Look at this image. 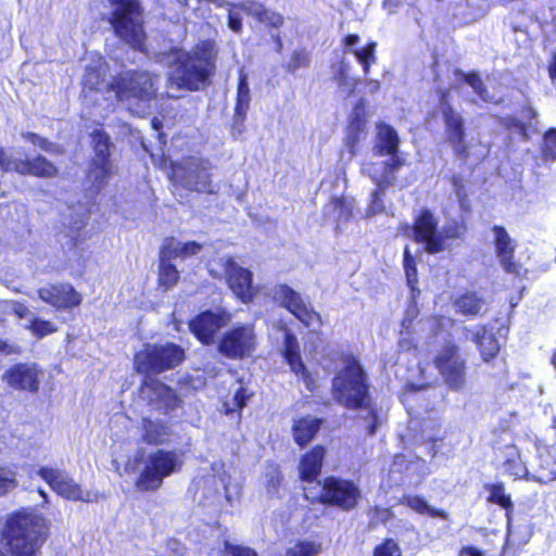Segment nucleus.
Returning <instances> with one entry per match:
<instances>
[{
  "mask_svg": "<svg viewBox=\"0 0 556 556\" xmlns=\"http://www.w3.org/2000/svg\"><path fill=\"white\" fill-rule=\"evenodd\" d=\"M185 358V351L175 343L147 344L134 357L135 368L146 375L140 394L164 414L178 406L175 391L160 380L150 377L177 367Z\"/></svg>",
  "mask_w": 556,
  "mask_h": 556,
  "instance_id": "1",
  "label": "nucleus"
},
{
  "mask_svg": "<svg viewBox=\"0 0 556 556\" xmlns=\"http://www.w3.org/2000/svg\"><path fill=\"white\" fill-rule=\"evenodd\" d=\"M161 62L167 71V96L178 99L174 91H199L215 71L214 43L200 41L190 51L173 48L163 54Z\"/></svg>",
  "mask_w": 556,
  "mask_h": 556,
  "instance_id": "2",
  "label": "nucleus"
},
{
  "mask_svg": "<svg viewBox=\"0 0 556 556\" xmlns=\"http://www.w3.org/2000/svg\"><path fill=\"white\" fill-rule=\"evenodd\" d=\"M369 387L368 376L355 357L346 358L332 379L333 400L348 409L365 410V428L374 435L381 418L372 405Z\"/></svg>",
  "mask_w": 556,
  "mask_h": 556,
  "instance_id": "3",
  "label": "nucleus"
},
{
  "mask_svg": "<svg viewBox=\"0 0 556 556\" xmlns=\"http://www.w3.org/2000/svg\"><path fill=\"white\" fill-rule=\"evenodd\" d=\"M91 136L94 150V157L88 173V180L91 182L89 190L91 197L85 204L79 203L77 206L70 207V214L64 215L62 222L64 226H68L67 237L75 248H78L80 243V230L87 224V213L90 214L92 207L96 206V201L92 198L100 192L112 174V162L110 160L112 142L110 137L102 130H94Z\"/></svg>",
  "mask_w": 556,
  "mask_h": 556,
  "instance_id": "4",
  "label": "nucleus"
},
{
  "mask_svg": "<svg viewBox=\"0 0 556 556\" xmlns=\"http://www.w3.org/2000/svg\"><path fill=\"white\" fill-rule=\"evenodd\" d=\"M46 520L33 510L8 516L2 538L13 556H34L45 541Z\"/></svg>",
  "mask_w": 556,
  "mask_h": 556,
  "instance_id": "5",
  "label": "nucleus"
},
{
  "mask_svg": "<svg viewBox=\"0 0 556 556\" xmlns=\"http://www.w3.org/2000/svg\"><path fill=\"white\" fill-rule=\"evenodd\" d=\"M112 9L109 23L115 35L131 48L142 51L146 41L143 16L137 0H108Z\"/></svg>",
  "mask_w": 556,
  "mask_h": 556,
  "instance_id": "6",
  "label": "nucleus"
},
{
  "mask_svg": "<svg viewBox=\"0 0 556 556\" xmlns=\"http://www.w3.org/2000/svg\"><path fill=\"white\" fill-rule=\"evenodd\" d=\"M182 466V452L157 448L144 457L143 467L136 480V488L142 492L156 491L166 478L179 472Z\"/></svg>",
  "mask_w": 556,
  "mask_h": 556,
  "instance_id": "7",
  "label": "nucleus"
},
{
  "mask_svg": "<svg viewBox=\"0 0 556 556\" xmlns=\"http://www.w3.org/2000/svg\"><path fill=\"white\" fill-rule=\"evenodd\" d=\"M304 495L311 502H320L343 510H351L361 498V489L353 480L330 476L323 482L317 481L313 485L304 486Z\"/></svg>",
  "mask_w": 556,
  "mask_h": 556,
  "instance_id": "8",
  "label": "nucleus"
},
{
  "mask_svg": "<svg viewBox=\"0 0 556 556\" xmlns=\"http://www.w3.org/2000/svg\"><path fill=\"white\" fill-rule=\"evenodd\" d=\"M212 163L206 159L189 157L174 167L173 179L182 188L201 193H215L210 170Z\"/></svg>",
  "mask_w": 556,
  "mask_h": 556,
  "instance_id": "9",
  "label": "nucleus"
},
{
  "mask_svg": "<svg viewBox=\"0 0 556 556\" xmlns=\"http://www.w3.org/2000/svg\"><path fill=\"white\" fill-rule=\"evenodd\" d=\"M271 296L276 303L288 309L312 331L316 332L320 329L323 325L320 315L291 287L285 283L277 285L271 290Z\"/></svg>",
  "mask_w": 556,
  "mask_h": 556,
  "instance_id": "10",
  "label": "nucleus"
},
{
  "mask_svg": "<svg viewBox=\"0 0 556 556\" xmlns=\"http://www.w3.org/2000/svg\"><path fill=\"white\" fill-rule=\"evenodd\" d=\"M37 473L58 495L66 500L93 503L99 498L98 492L84 490L65 470L42 466Z\"/></svg>",
  "mask_w": 556,
  "mask_h": 556,
  "instance_id": "11",
  "label": "nucleus"
},
{
  "mask_svg": "<svg viewBox=\"0 0 556 556\" xmlns=\"http://www.w3.org/2000/svg\"><path fill=\"white\" fill-rule=\"evenodd\" d=\"M156 77L148 72H126L112 84L121 101L137 99L140 102L151 100L156 92Z\"/></svg>",
  "mask_w": 556,
  "mask_h": 556,
  "instance_id": "12",
  "label": "nucleus"
},
{
  "mask_svg": "<svg viewBox=\"0 0 556 556\" xmlns=\"http://www.w3.org/2000/svg\"><path fill=\"white\" fill-rule=\"evenodd\" d=\"M434 365L451 390L459 391L465 386L466 362L459 355L458 345L445 344L435 356Z\"/></svg>",
  "mask_w": 556,
  "mask_h": 556,
  "instance_id": "13",
  "label": "nucleus"
},
{
  "mask_svg": "<svg viewBox=\"0 0 556 556\" xmlns=\"http://www.w3.org/2000/svg\"><path fill=\"white\" fill-rule=\"evenodd\" d=\"M413 232L415 241L422 243L428 253L435 254L445 250L440 235L439 220L430 210H420L415 217Z\"/></svg>",
  "mask_w": 556,
  "mask_h": 556,
  "instance_id": "14",
  "label": "nucleus"
},
{
  "mask_svg": "<svg viewBox=\"0 0 556 556\" xmlns=\"http://www.w3.org/2000/svg\"><path fill=\"white\" fill-rule=\"evenodd\" d=\"M255 348L253 327L242 325L224 333L218 349L222 354L230 358H241L252 353Z\"/></svg>",
  "mask_w": 556,
  "mask_h": 556,
  "instance_id": "15",
  "label": "nucleus"
},
{
  "mask_svg": "<svg viewBox=\"0 0 556 556\" xmlns=\"http://www.w3.org/2000/svg\"><path fill=\"white\" fill-rule=\"evenodd\" d=\"M440 103L447 141L457 156L466 159L468 151L465 143L464 118L447 103V93L444 91L441 92Z\"/></svg>",
  "mask_w": 556,
  "mask_h": 556,
  "instance_id": "16",
  "label": "nucleus"
},
{
  "mask_svg": "<svg viewBox=\"0 0 556 556\" xmlns=\"http://www.w3.org/2000/svg\"><path fill=\"white\" fill-rule=\"evenodd\" d=\"M227 283L233 294L243 303L253 300L255 289L253 286V274L240 266L233 258H222Z\"/></svg>",
  "mask_w": 556,
  "mask_h": 556,
  "instance_id": "17",
  "label": "nucleus"
},
{
  "mask_svg": "<svg viewBox=\"0 0 556 556\" xmlns=\"http://www.w3.org/2000/svg\"><path fill=\"white\" fill-rule=\"evenodd\" d=\"M0 167L4 172L15 170L22 175L38 177H52L56 174V167L46 157L38 155L33 160L14 159L0 149Z\"/></svg>",
  "mask_w": 556,
  "mask_h": 556,
  "instance_id": "18",
  "label": "nucleus"
},
{
  "mask_svg": "<svg viewBox=\"0 0 556 556\" xmlns=\"http://www.w3.org/2000/svg\"><path fill=\"white\" fill-rule=\"evenodd\" d=\"M230 320V315L225 311H205L189 323L190 331L203 344L214 341L216 333Z\"/></svg>",
  "mask_w": 556,
  "mask_h": 556,
  "instance_id": "19",
  "label": "nucleus"
},
{
  "mask_svg": "<svg viewBox=\"0 0 556 556\" xmlns=\"http://www.w3.org/2000/svg\"><path fill=\"white\" fill-rule=\"evenodd\" d=\"M491 237L495 249L496 257L506 273L518 275L521 266L515 261L516 240L508 233L507 229L500 225L491 228Z\"/></svg>",
  "mask_w": 556,
  "mask_h": 556,
  "instance_id": "20",
  "label": "nucleus"
},
{
  "mask_svg": "<svg viewBox=\"0 0 556 556\" xmlns=\"http://www.w3.org/2000/svg\"><path fill=\"white\" fill-rule=\"evenodd\" d=\"M404 164V156H393V159L384 161L365 163L362 172L367 175L378 188H388L394 184L395 175Z\"/></svg>",
  "mask_w": 556,
  "mask_h": 556,
  "instance_id": "21",
  "label": "nucleus"
},
{
  "mask_svg": "<svg viewBox=\"0 0 556 556\" xmlns=\"http://www.w3.org/2000/svg\"><path fill=\"white\" fill-rule=\"evenodd\" d=\"M39 298L59 309H68L81 303V295L70 283H55L38 290Z\"/></svg>",
  "mask_w": 556,
  "mask_h": 556,
  "instance_id": "22",
  "label": "nucleus"
},
{
  "mask_svg": "<svg viewBox=\"0 0 556 556\" xmlns=\"http://www.w3.org/2000/svg\"><path fill=\"white\" fill-rule=\"evenodd\" d=\"M463 336L465 340L476 343L481 358L485 363L493 359L500 351V344L495 334L485 325H476L472 328L465 326L463 327Z\"/></svg>",
  "mask_w": 556,
  "mask_h": 556,
  "instance_id": "23",
  "label": "nucleus"
},
{
  "mask_svg": "<svg viewBox=\"0 0 556 556\" xmlns=\"http://www.w3.org/2000/svg\"><path fill=\"white\" fill-rule=\"evenodd\" d=\"M3 378L16 390L37 392L39 387V370L36 365L16 364L4 372Z\"/></svg>",
  "mask_w": 556,
  "mask_h": 556,
  "instance_id": "24",
  "label": "nucleus"
},
{
  "mask_svg": "<svg viewBox=\"0 0 556 556\" xmlns=\"http://www.w3.org/2000/svg\"><path fill=\"white\" fill-rule=\"evenodd\" d=\"M400 136L395 128L387 123H378L376 126V137L374 143V153L378 156H403L400 153Z\"/></svg>",
  "mask_w": 556,
  "mask_h": 556,
  "instance_id": "25",
  "label": "nucleus"
},
{
  "mask_svg": "<svg viewBox=\"0 0 556 556\" xmlns=\"http://www.w3.org/2000/svg\"><path fill=\"white\" fill-rule=\"evenodd\" d=\"M282 355L290 366L291 371L301 378L305 382L306 387L311 389V375L303 363L298 339L290 331H286L285 333Z\"/></svg>",
  "mask_w": 556,
  "mask_h": 556,
  "instance_id": "26",
  "label": "nucleus"
},
{
  "mask_svg": "<svg viewBox=\"0 0 556 556\" xmlns=\"http://www.w3.org/2000/svg\"><path fill=\"white\" fill-rule=\"evenodd\" d=\"M233 7L268 27L279 28L283 24L282 15L267 9L264 4L257 1L247 0L238 2L237 4H233Z\"/></svg>",
  "mask_w": 556,
  "mask_h": 556,
  "instance_id": "27",
  "label": "nucleus"
},
{
  "mask_svg": "<svg viewBox=\"0 0 556 556\" xmlns=\"http://www.w3.org/2000/svg\"><path fill=\"white\" fill-rule=\"evenodd\" d=\"M326 450L321 445L314 446L305 453L299 464V472L302 481L314 483L321 471Z\"/></svg>",
  "mask_w": 556,
  "mask_h": 556,
  "instance_id": "28",
  "label": "nucleus"
},
{
  "mask_svg": "<svg viewBox=\"0 0 556 556\" xmlns=\"http://www.w3.org/2000/svg\"><path fill=\"white\" fill-rule=\"evenodd\" d=\"M141 429V439L149 445L168 444L173 435L172 428L167 424L159 420L143 418Z\"/></svg>",
  "mask_w": 556,
  "mask_h": 556,
  "instance_id": "29",
  "label": "nucleus"
},
{
  "mask_svg": "<svg viewBox=\"0 0 556 556\" xmlns=\"http://www.w3.org/2000/svg\"><path fill=\"white\" fill-rule=\"evenodd\" d=\"M323 420L313 416H305L294 420L292 434L294 442L303 447L308 444L321 427Z\"/></svg>",
  "mask_w": 556,
  "mask_h": 556,
  "instance_id": "30",
  "label": "nucleus"
},
{
  "mask_svg": "<svg viewBox=\"0 0 556 556\" xmlns=\"http://www.w3.org/2000/svg\"><path fill=\"white\" fill-rule=\"evenodd\" d=\"M457 313L465 316H477L486 311V301L476 291H466L454 300Z\"/></svg>",
  "mask_w": 556,
  "mask_h": 556,
  "instance_id": "31",
  "label": "nucleus"
},
{
  "mask_svg": "<svg viewBox=\"0 0 556 556\" xmlns=\"http://www.w3.org/2000/svg\"><path fill=\"white\" fill-rule=\"evenodd\" d=\"M418 315V308L415 303L410 304L406 312L405 316L402 321V330H401V337L399 340V348L401 351L410 352L412 350H415L417 346V343L415 339L408 338L410 333L415 332L414 328V320Z\"/></svg>",
  "mask_w": 556,
  "mask_h": 556,
  "instance_id": "32",
  "label": "nucleus"
},
{
  "mask_svg": "<svg viewBox=\"0 0 556 556\" xmlns=\"http://www.w3.org/2000/svg\"><path fill=\"white\" fill-rule=\"evenodd\" d=\"M251 103V91L248 83V75L243 72V70L239 73V80L237 87V97H236V121L237 123H241L242 119L247 118V113L249 111Z\"/></svg>",
  "mask_w": 556,
  "mask_h": 556,
  "instance_id": "33",
  "label": "nucleus"
},
{
  "mask_svg": "<svg viewBox=\"0 0 556 556\" xmlns=\"http://www.w3.org/2000/svg\"><path fill=\"white\" fill-rule=\"evenodd\" d=\"M486 490L489 491L488 500L494 504H497L506 509L507 517V538L509 541L514 540V531L510 522V511L513 509V503L510 501V496L505 493V488L503 483H493L486 485Z\"/></svg>",
  "mask_w": 556,
  "mask_h": 556,
  "instance_id": "34",
  "label": "nucleus"
},
{
  "mask_svg": "<svg viewBox=\"0 0 556 556\" xmlns=\"http://www.w3.org/2000/svg\"><path fill=\"white\" fill-rule=\"evenodd\" d=\"M163 255L176 257H186L194 255L202 250V245L195 241L180 242L175 238H167L162 247Z\"/></svg>",
  "mask_w": 556,
  "mask_h": 556,
  "instance_id": "35",
  "label": "nucleus"
},
{
  "mask_svg": "<svg viewBox=\"0 0 556 556\" xmlns=\"http://www.w3.org/2000/svg\"><path fill=\"white\" fill-rule=\"evenodd\" d=\"M366 121L363 116V110L355 106L351 113L349 125L346 127V146L354 153V147L359 141L361 135L364 132Z\"/></svg>",
  "mask_w": 556,
  "mask_h": 556,
  "instance_id": "36",
  "label": "nucleus"
},
{
  "mask_svg": "<svg viewBox=\"0 0 556 556\" xmlns=\"http://www.w3.org/2000/svg\"><path fill=\"white\" fill-rule=\"evenodd\" d=\"M401 504H404L408 506L414 511L426 515L432 518H442L445 519L447 517L446 513L442 509H438L435 507H432L428 504V502L419 496V495H403V497L400 501Z\"/></svg>",
  "mask_w": 556,
  "mask_h": 556,
  "instance_id": "37",
  "label": "nucleus"
},
{
  "mask_svg": "<svg viewBox=\"0 0 556 556\" xmlns=\"http://www.w3.org/2000/svg\"><path fill=\"white\" fill-rule=\"evenodd\" d=\"M106 67L102 58L86 67L83 78L84 86L89 89H99L105 81Z\"/></svg>",
  "mask_w": 556,
  "mask_h": 556,
  "instance_id": "38",
  "label": "nucleus"
},
{
  "mask_svg": "<svg viewBox=\"0 0 556 556\" xmlns=\"http://www.w3.org/2000/svg\"><path fill=\"white\" fill-rule=\"evenodd\" d=\"M172 256L163 255V250L160 251V283L166 288H172L176 285L179 278V273L175 265L170 263Z\"/></svg>",
  "mask_w": 556,
  "mask_h": 556,
  "instance_id": "39",
  "label": "nucleus"
},
{
  "mask_svg": "<svg viewBox=\"0 0 556 556\" xmlns=\"http://www.w3.org/2000/svg\"><path fill=\"white\" fill-rule=\"evenodd\" d=\"M455 74H456V76H459L462 79H464L483 102H486V103H496L497 102V99L488 92V90L484 87L483 81L481 80L480 76L477 73L466 74L459 70H456Z\"/></svg>",
  "mask_w": 556,
  "mask_h": 556,
  "instance_id": "40",
  "label": "nucleus"
},
{
  "mask_svg": "<svg viewBox=\"0 0 556 556\" xmlns=\"http://www.w3.org/2000/svg\"><path fill=\"white\" fill-rule=\"evenodd\" d=\"M532 480L548 483L556 480V462L549 455L540 458L539 468L531 476Z\"/></svg>",
  "mask_w": 556,
  "mask_h": 556,
  "instance_id": "41",
  "label": "nucleus"
},
{
  "mask_svg": "<svg viewBox=\"0 0 556 556\" xmlns=\"http://www.w3.org/2000/svg\"><path fill=\"white\" fill-rule=\"evenodd\" d=\"M404 269L407 285L412 291V296L415 299L416 293L419 294V290L417 289V267L416 261L410 254L408 247L404 250Z\"/></svg>",
  "mask_w": 556,
  "mask_h": 556,
  "instance_id": "42",
  "label": "nucleus"
},
{
  "mask_svg": "<svg viewBox=\"0 0 556 556\" xmlns=\"http://www.w3.org/2000/svg\"><path fill=\"white\" fill-rule=\"evenodd\" d=\"M404 269L407 285L412 291V296L415 299L416 293L419 294V290L417 289V267L416 261L410 254L408 247L404 250Z\"/></svg>",
  "mask_w": 556,
  "mask_h": 556,
  "instance_id": "43",
  "label": "nucleus"
},
{
  "mask_svg": "<svg viewBox=\"0 0 556 556\" xmlns=\"http://www.w3.org/2000/svg\"><path fill=\"white\" fill-rule=\"evenodd\" d=\"M454 325V320L445 316H431L425 320L418 321V327L428 329L432 336H439L443 330Z\"/></svg>",
  "mask_w": 556,
  "mask_h": 556,
  "instance_id": "44",
  "label": "nucleus"
},
{
  "mask_svg": "<svg viewBox=\"0 0 556 556\" xmlns=\"http://www.w3.org/2000/svg\"><path fill=\"white\" fill-rule=\"evenodd\" d=\"M376 42L371 41L361 49H353L351 52L363 67L365 74H368L369 67L376 62Z\"/></svg>",
  "mask_w": 556,
  "mask_h": 556,
  "instance_id": "45",
  "label": "nucleus"
},
{
  "mask_svg": "<svg viewBox=\"0 0 556 556\" xmlns=\"http://www.w3.org/2000/svg\"><path fill=\"white\" fill-rule=\"evenodd\" d=\"M541 154L545 161H556V127H552L544 132Z\"/></svg>",
  "mask_w": 556,
  "mask_h": 556,
  "instance_id": "46",
  "label": "nucleus"
},
{
  "mask_svg": "<svg viewBox=\"0 0 556 556\" xmlns=\"http://www.w3.org/2000/svg\"><path fill=\"white\" fill-rule=\"evenodd\" d=\"M331 207L337 219V228L340 229L352 217V206L344 199H334Z\"/></svg>",
  "mask_w": 556,
  "mask_h": 556,
  "instance_id": "47",
  "label": "nucleus"
},
{
  "mask_svg": "<svg viewBox=\"0 0 556 556\" xmlns=\"http://www.w3.org/2000/svg\"><path fill=\"white\" fill-rule=\"evenodd\" d=\"M281 483V473L277 465H269L265 472V488L267 494L273 497L278 494Z\"/></svg>",
  "mask_w": 556,
  "mask_h": 556,
  "instance_id": "48",
  "label": "nucleus"
},
{
  "mask_svg": "<svg viewBox=\"0 0 556 556\" xmlns=\"http://www.w3.org/2000/svg\"><path fill=\"white\" fill-rule=\"evenodd\" d=\"M26 329H28L38 339L56 331V327L51 321L39 317H33L26 326Z\"/></svg>",
  "mask_w": 556,
  "mask_h": 556,
  "instance_id": "49",
  "label": "nucleus"
},
{
  "mask_svg": "<svg viewBox=\"0 0 556 556\" xmlns=\"http://www.w3.org/2000/svg\"><path fill=\"white\" fill-rule=\"evenodd\" d=\"M311 63V56L304 49L294 50L286 64L287 72L295 74L300 68H306Z\"/></svg>",
  "mask_w": 556,
  "mask_h": 556,
  "instance_id": "50",
  "label": "nucleus"
},
{
  "mask_svg": "<svg viewBox=\"0 0 556 556\" xmlns=\"http://www.w3.org/2000/svg\"><path fill=\"white\" fill-rule=\"evenodd\" d=\"M219 556H258L256 551L250 546L235 544L229 541L224 542V547Z\"/></svg>",
  "mask_w": 556,
  "mask_h": 556,
  "instance_id": "51",
  "label": "nucleus"
},
{
  "mask_svg": "<svg viewBox=\"0 0 556 556\" xmlns=\"http://www.w3.org/2000/svg\"><path fill=\"white\" fill-rule=\"evenodd\" d=\"M320 546L315 542L302 541L287 552V556H317Z\"/></svg>",
  "mask_w": 556,
  "mask_h": 556,
  "instance_id": "52",
  "label": "nucleus"
},
{
  "mask_svg": "<svg viewBox=\"0 0 556 556\" xmlns=\"http://www.w3.org/2000/svg\"><path fill=\"white\" fill-rule=\"evenodd\" d=\"M429 382L426 381V380H422L421 382H414V381H410L408 380L406 382V390L403 394V403L406 405V406H409V404L415 401V397L417 396L418 392L420 391H425L428 389L429 387ZM410 407H407V410L410 413Z\"/></svg>",
  "mask_w": 556,
  "mask_h": 556,
  "instance_id": "53",
  "label": "nucleus"
},
{
  "mask_svg": "<svg viewBox=\"0 0 556 556\" xmlns=\"http://www.w3.org/2000/svg\"><path fill=\"white\" fill-rule=\"evenodd\" d=\"M17 485L16 473L9 468H0V496L14 490Z\"/></svg>",
  "mask_w": 556,
  "mask_h": 556,
  "instance_id": "54",
  "label": "nucleus"
},
{
  "mask_svg": "<svg viewBox=\"0 0 556 556\" xmlns=\"http://www.w3.org/2000/svg\"><path fill=\"white\" fill-rule=\"evenodd\" d=\"M386 188H376V190L371 193L370 203L366 211V217H371L377 214H381L384 212V205L382 201V195L384 194Z\"/></svg>",
  "mask_w": 556,
  "mask_h": 556,
  "instance_id": "55",
  "label": "nucleus"
},
{
  "mask_svg": "<svg viewBox=\"0 0 556 556\" xmlns=\"http://www.w3.org/2000/svg\"><path fill=\"white\" fill-rule=\"evenodd\" d=\"M503 468L505 472L515 478L530 479L529 471L520 458L518 460L510 459V462H503Z\"/></svg>",
  "mask_w": 556,
  "mask_h": 556,
  "instance_id": "56",
  "label": "nucleus"
},
{
  "mask_svg": "<svg viewBox=\"0 0 556 556\" xmlns=\"http://www.w3.org/2000/svg\"><path fill=\"white\" fill-rule=\"evenodd\" d=\"M374 556H402V553L394 540L387 539L375 548Z\"/></svg>",
  "mask_w": 556,
  "mask_h": 556,
  "instance_id": "57",
  "label": "nucleus"
},
{
  "mask_svg": "<svg viewBox=\"0 0 556 556\" xmlns=\"http://www.w3.org/2000/svg\"><path fill=\"white\" fill-rule=\"evenodd\" d=\"M464 232H465V227L457 222L448 223L440 229V235L443 240V244H445V245H446V239L459 238Z\"/></svg>",
  "mask_w": 556,
  "mask_h": 556,
  "instance_id": "58",
  "label": "nucleus"
},
{
  "mask_svg": "<svg viewBox=\"0 0 556 556\" xmlns=\"http://www.w3.org/2000/svg\"><path fill=\"white\" fill-rule=\"evenodd\" d=\"M422 437L427 441L434 442L440 439V429L437 421L425 420L422 424Z\"/></svg>",
  "mask_w": 556,
  "mask_h": 556,
  "instance_id": "59",
  "label": "nucleus"
},
{
  "mask_svg": "<svg viewBox=\"0 0 556 556\" xmlns=\"http://www.w3.org/2000/svg\"><path fill=\"white\" fill-rule=\"evenodd\" d=\"M237 10L233 4L228 9V27L233 33L240 34L242 31V17Z\"/></svg>",
  "mask_w": 556,
  "mask_h": 556,
  "instance_id": "60",
  "label": "nucleus"
},
{
  "mask_svg": "<svg viewBox=\"0 0 556 556\" xmlns=\"http://www.w3.org/2000/svg\"><path fill=\"white\" fill-rule=\"evenodd\" d=\"M23 137L27 141L31 142L34 146L39 147L43 151H52L53 144L35 132H26L23 135Z\"/></svg>",
  "mask_w": 556,
  "mask_h": 556,
  "instance_id": "61",
  "label": "nucleus"
},
{
  "mask_svg": "<svg viewBox=\"0 0 556 556\" xmlns=\"http://www.w3.org/2000/svg\"><path fill=\"white\" fill-rule=\"evenodd\" d=\"M4 307L11 309L13 312V315L17 316L18 318H26L30 313L28 307L20 302L12 301V304H3Z\"/></svg>",
  "mask_w": 556,
  "mask_h": 556,
  "instance_id": "62",
  "label": "nucleus"
},
{
  "mask_svg": "<svg viewBox=\"0 0 556 556\" xmlns=\"http://www.w3.org/2000/svg\"><path fill=\"white\" fill-rule=\"evenodd\" d=\"M249 399V394L247 393V390L242 387H240L235 395H233V403H235V406L238 408V409H242L245 405H247V401Z\"/></svg>",
  "mask_w": 556,
  "mask_h": 556,
  "instance_id": "63",
  "label": "nucleus"
},
{
  "mask_svg": "<svg viewBox=\"0 0 556 556\" xmlns=\"http://www.w3.org/2000/svg\"><path fill=\"white\" fill-rule=\"evenodd\" d=\"M452 185H453L454 192H455L460 205H463V202L465 199L463 179L459 176H453Z\"/></svg>",
  "mask_w": 556,
  "mask_h": 556,
  "instance_id": "64",
  "label": "nucleus"
}]
</instances>
